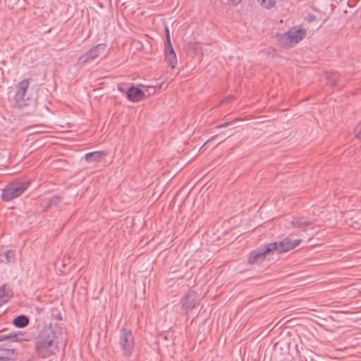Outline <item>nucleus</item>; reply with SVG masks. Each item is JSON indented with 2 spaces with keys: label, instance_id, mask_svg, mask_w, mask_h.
<instances>
[{
  "label": "nucleus",
  "instance_id": "1",
  "mask_svg": "<svg viewBox=\"0 0 361 361\" xmlns=\"http://www.w3.org/2000/svg\"><path fill=\"white\" fill-rule=\"evenodd\" d=\"M61 336V328L56 324L45 326L39 332L36 342L38 355L46 358L54 354L58 348L59 338Z\"/></svg>",
  "mask_w": 361,
  "mask_h": 361
},
{
  "label": "nucleus",
  "instance_id": "2",
  "mask_svg": "<svg viewBox=\"0 0 361 361\" xmlns=\"http://www.w3.org/2000/svg\"><path fill=\"white\" fill-rule=\"evenodd\" d=\"M30 185L26 179H18L11 182L2 190L1 198L4 201L9 202L19 197Z\"/></svg>",
  "mask_w": 361,
  "mask_h": 361
},
{
  "label": "nucleus",
  "instance_id": "3",
  "mask_svg": "<svg viewBox=\"0 0 361 361\" xmlns=\"http://www.w3.org/2000/svg\"><path fill=\"white\" fill-rule=\"evenodd\" d=\"M306 30L304 28L293 27L287 32L279 34L278 40L284 46L293 47L305 37Z\"/></svg>",
  "mask_w": 361,
  "mask_h": 361
},
{
  "label": "nucleus",
  "instance_id": "4",
  "mask_svg": "<svg viewBox=\"0 0 361 361\" xmlns=\"http://www.w3.org/2000/svg\"><path fill=\"white\" fill-rule=\"evenodd\" d=\"M119 345L125 357H128L131 355L134 348V337L130 330L126 328L121 329Z\"/></svg>",
  "mask_w": 361,
  "mask_h": 361
},
{
  "label": "nucleus",
  "instance_id": "5",
  "mask_svg": "<svg viewBox=\"0 0 361 361\" xmlns=\"http://www.w3.org/2000/svg\"><path fill=\"white\" fill-rule=\"evenodd\" d=\"M106 44L100 43L90 49L85 54L79 57L78 60V65H83L96 59L99 56L104 54L106 51Z\"/></svg>",
  "mask_w": 361,
  "mask_h": 361
},
{
  "label": "nucleus",
  "instance_id": "6",
  "mask_svg": "<svg viewBox=\"0 0 361 361\" xmlns=\"http://www.w3.org/2000/svg\"><path fill=\"white\" fill-rule=\"evenodd\" d=\"M302 240L300 238H295L294 235H290L279 243L274 242L265 248H295Z\"/></svg>",
  "mask_w": 361,
  "mask_h": 361
},
{
  "label": "nucleus",
  "instance_id": "7",
  "mask_svg": "<svg viewBox=\"0 0 361 361\" xmlns=\"http://www.w3.org/2000/svg\"><path fill=\"white\" fill-rule=\"evenodd\" d=\"M28 87L29 81L27 79L23 80L17 85L15 100L16 104L20 107L27 105L25 99V94Z\"/></svg>",
  "mask_w": 361,
  "mask_h": 361
},
{
  "label": "nucleus",
  "instance_id": "8",
  "mask_svg": "<svg viewBox=\"0 0 361 361\" xmlns=\"http://www.w3.org/2000/svg\"><path fill=\"white\" fill-rule=\"evenodd\" d=\"M196 305V293L193 291H190L183 299L182 307L185 312H189L195 307Z\"/></svg>",
  "mask_w": 361,
  "mask_h": 361
},
{
  "label": "nucleus",
  "instance_id": "9",
  "mask_svg": "<svg viewBox=\"0 0 361 361\" xmlns=\"http://www.w3.org/2000/svg\"><path fill=\"white\" fill-rule=\"evenodd\" d=\"M272 250H254L250 254L248 262L250 264L262 262L266 255L271 252Z\"/></svg>",
  "mask_w": 361,
  "mask_h": 361
},
{
  "label": "nucleus",
  "instance_id": "10",
  "mask_svg": "<svg viewBox=\"0 0 361 361\" xmlns=\"http://www.w3.org/2000/svg\"><path fill=\"white\" fill-rule=\"evenodd\" d=\"M126 96L132 102H139L144 97L145 94L140 88L130 87L127 91Z\"/></svg>",
  "mask_w": 361,
  "mask_h": 361
},
{
  "label": "nucleus",
  "instance_id": "11",
  "mask_svg": "<svg viewBox=\"0 0 361 361\" xmlns=\"http://www.w3.org/2000/svg\"><path fill=\"white\" fill-rule=\"evenodd\" d=\"M291 223L294 227L299 228L305 231L312 228V223L306 221L304 218H294Z\"/></svg>",
  "mask_w": 361,
  "mask_h": 361
},
{
  "label": "nucleus",
  "instance_id": "12",
  "mask_svg": "<svg viewBox=\"0 0 361 361\" xmlns=\"http://www.w3.org/2000/svg\"><path fill=\"white\" fill-rule=\"evenodd\" d=\"M105 155L106 154L102 151H96L85 154L84 158L88 163L99 162L105 157Z\"/></svg>",
  "mask_w": 361,
  "mask_h": 361
},
{
  "label": "nucleus",
  "instance_id": "13",
  "mask_svg": "<svg viewBox=\"0 0 361 361\" xmlns=\"http://www.w3.org/2000/svg\"><path fill=\"white\" fill-rule=\"evenodd\" d=\"M165 59L169 66L172 68H175L177 63V57L172 45L167 47V52L166 53Z\"/></svg>",
  "mask_w": 361,
  "mask_h": 361
},
{
  "label": "nucleus",
  "instance_id": "14",
  "mask_svg": "<svg viewBox=\"0 0 361 361\" xmlns=\"http://www.w3.org/2000/svg\"><path fill=\"white\" fill-rule=\"evenodd\" d=\"M15 356V350L11 348H0V360L6 361L13 359Z\"/></svg>",
  "mask_w": 361,
  "mask_h": 361
},
{
  "label": "nucleus",
  "instance_id": "15",
  "mask_svg": "<svg viewBox=\"0 0 361 361\" xmlns=\"http://www.w3.org/2000/svg\"><path fill=\"white\" fill-rule=\"evenodd\" d=\"M15 259V255L13 250H8L4 252L3 255H0V261L1 262L9 263L13 262Z\"/></svg>",
  "mask_w": 361,
  "mask_h": 361
},
{
  "label": "nucleus",
  "instance_id": "16",
  "mask_svg": "<svg viewBox=\"0 0 361 361\" xmlns=\"http://www.w3.org/2000/svg\"><path fill=\"white\" fill-rule=\"evenodd\" d=\"M13 323L16 326L23 328L28 324L29 319L24 315H20L13 319Z\"/></svg>",
  "mask_w": 361,
  "mask_h": 361
},
{
  "label": "nucleus",
  "instance_id": "17",
  "mask_svg": "<svg viewBox=\"0 0 361 361\" xmlns=\"http://www.w3.org/2000/svg\"><path fill=\"white\" fill-rule=\"evenodd\" d=\"M326 79L329 85H335L338 79V74L336 72H326Z\"/></svg>",
  "mask_w": 361,
  "mask_h": 361
},
{
  "label": "nucleus",
  "instance_id": "18",
  "mask_svg": "<svg viewBox=\"0 0 361 361\" xmlns=\"http://www.w3.org/2000/svg\"><path fill=\"white\" fill-rule=\"evenodd\" d=\"M6 340H11L13 341H22L23 340V334H9L0 336V341Z\"/></svg>",
  "mask_w": 361,
  "mask_h": 361
},
{
  "label": "nucleus",
  "instance_id": "19",
  "mask_svg": "<svg viewBox=\"0 0 361 361\" xmlns=\"http://www.w3.org/2000/svg\"><path fill=\"white\" fill-rule=\"evenodd\" d=\"M257 2L264 8L270 9L276 5V0H257Z\"/></svg>",
  "mask_w": 361,
  "mask_h": 361
},
{
  "label": "nucleus",
  "instance_id": "20",
  "mask_svg": "<svg viewBox=\"0 0 361 361\" xmlns=\"http://www.w3.org/2000/svg\"><path fill=\"white\" fill-rule=\"evenodd\" d=\"M9 296L6 293L5 289L3 287L0 288V305L5 303L8 300Z\"/></svg>",
  "mask_w": 361,
  "mask_h": 361
},
{
  "label": "nucleus",
  "instance_id": "21",
  "mask_svg": "<svg viewBox=\"0 0 361 361\" xmlns=\"http://www.w3.org/2000/svg\"><path fill=\"white\" fill-rule=\"evenodd\" d=\"M355 137L357 139L361 140V121L356 127V128L355 130Z\"/></svg>",
  "mask_w": 361,
  "mask_h": 361
},
{
  "label": "nucleus",
  "instance_id": "22",
  "mask_svg": "<svg viewBox=\"0 0 361 361\" xmlns=\"http://www.w3.org/2000/svg\"><path fill=\"white\" fill-rule=\"evenodd\" d=\"M165 34H166V41H167V47H171L172 44H171V39H170L169 29L167 27H165Z\"/></svg>",
  "mask_w": 361,
  "mask_h": 361
},
{
  "label": "nucleus",
  "instance_id": "23",
  "mask_svg": "<svg viewBox=\"0 0 361 361\" xmlns=\"http://www.w3.org/2000/svg\"><path fill=\"white\" fill-rule=\"evenodd\" d=\"M232 4L238 5L239 3L242 1V0H231Z\"/></svg>",
  "mask_w": 361,
  "mask_h": 361
},
{
  "label": "nucleus",
  "instance_id": "24",
  "mask_svg": "<svg viewBox=\"0 0 361 361\" xmlns=\"http://www.w3.org/2000/svg\"><path fill=\"white\" fill-rule=\"evenodd\" d=\"M228 125H229V123H228V122H226V123H223V124H221V125H219V126H218V128H224V127H226V126H228Z\"/></svg>",
  "mask_w": 361,
  "mask_h": 361
},
{
  "label": "nucleus",
  "instance_id": "25",
  "mask_svg": "<svg viewBox=\"0 0 361 361\" xmlns=\"http://www.w3.org/2000/svg\"><path fill=\"white\" fill-rule=\"evenodd\" d=\"M288 250L284 249V250H280L281 252H286Z\"/></svg>",
  "mask_w": 361,
  "mask_h": 361
}]
</instances>
